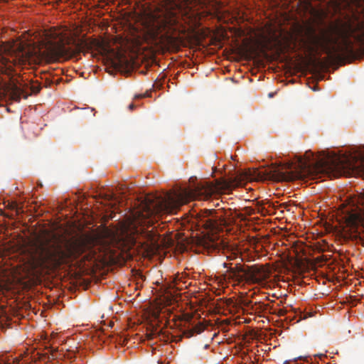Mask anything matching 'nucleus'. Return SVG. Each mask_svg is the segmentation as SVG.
<instances>
[{
	"instance_id": "obj_1",
	"label": "nucleus",
	"mask_w": 364,
	"mask_h": 364,
	"mask_svg": "<svg viewBox=\"0 0 364 364\" xmlns=\"http://www.w3.org/2000/svg\"><path fill=\"white\" fill-rule=\"evenodd\" d=\"M159 235L154 228L134 223L123 229L119 235L98 240L90 237H65L45 230L33 243L34 257L50 269L60 267L65 260L87 252V257L103 266H122L134 255L151 258L159 255Z\"/></svg>"
},
{
	"instance_id": "obj_2",
	"label": "nucleus",
	"mask_w": 364,
	"mask_h": 364,
	"mask_svg": "<svg viewBox=\"0 0 364 364\" xmlns=\"http://www.w3.org/2000/svg\"><path fill=\"white\" fill-rule=\"evenodd\" d=\"M235 186V181L217 179L214 181H203L193 188H183L164 196H147L144 200L143 216L176 213L180 206L191 200H208L212 195L231 191Z\"/></svg>"
},
{
	"instance_id": "obj_3",
	"label": "nucleus",
	"mask_w": 364,
	"mask_h": 364,
	"mask_svg": "<svg viewBox=\"0 0 364 364\" xmlns=\"http://www.w3.org/2000/svg\"><path fill=\"white\" fill-rule=\"evenodd\" d=\"M82 49L83 46L81 43L71 46L65 44L63 41H50L46 45L45 50L41 51L39 48L30 44L19 42L14 44L7 53L0 57V63L1 69H5L6 72H13L14 66L36 62L41 53L51 59L60 60L76 56L82 51Z\"/></svg>"
},
{
	"instance_id": "obj_4",
	"label": "nucleus",
	"mask_w": 364,
	"mask_h": 364,
	"mask_svg": "<svg viewBox=\"0 0 364 364\" xmlns=\"http://www.w3.org/2000/svg\"><path fill=\"white\" fill-rule=\"evenodd\" d=\"M296 166L298 173L292 178L312 172L328 173L352 171L364 173V151L349 153L340 156L331 155L328 153L315 155L312 151H307L304 158L298 159Z\"/></svg>"
},
{
	"instance_id": "obj_5",
	"label": "nucleus",
	"mask_w": 364,
	"mask_h": 364,
	"mask_svg": "<svg viewBox=\"0 0 364 364\" xmlns=\"http://www.w3.org/2000/svg\"><path fill=\"white\" fill-rule=\"evenodd\" d=\"M217 213L213 209H204L199 215L198 225L203 227L208 232L201 237L196 240L191 248L196 253H207L214 252H224L228 250V245L220 236L215 234L222 221L220 216L216 215Z\"/></svg>"
},
{
	"instance_id": "obj_6",
	"label": "nucleus",
	"mask_w": 364,
	"mask_h": 364,
	"mask_svg": "<svg viewBox=\"0 0 364 364\" xmlns=\"http://www.w3.org/2000/svg\"><path fill=\"white\" fill-rule=\"evenodd\" d=\"M342 206V220L346 228H349L352 234L359 233L364 229V192L352 199L348 205Z\"/></svg>"
},
{
	"instance_id": "obj_7",
	"label": "nucleus",
	"mask_w": 364,
	"mask_h": 364,
	"mask_svg": "<svg viewBox=\"0 0 364 364\" xmlns=\"http://www.w3.org/2000/svg\"><path fill=\"white\" fill-rule=\"evenodd\" d=\"M181 274H160V278L154 282L159 291L171 294V291H180L187 287V282Z\"/></svg>"
},
{
	"instance_id": "obj_8",
	"label": "nucleus",
	"mask_w": 364,
	"mask_h": 364,
	"mask_svg": "<svg viewBox=\"0 0 364 364\" xmlns=\"http://www.w3.org/2000/svg\"><path fill=\"white\" fill-rule=\"evenodd\" d=\"M69 281L70 289H86L90 285L92 280L97 282L104 274H63Z\"/></svg>"
},
{
	"instance_id": "obj_9",
	"label": "nucleus",
	"mask_w": 364,
	"mask_h": 364,
	"mask_svg": "<svg viewBox=\"0 0 364 364\" xmlns=\"http://www.w3.org/2000/svg\"><path fill=\"white\" fill-rule=\"evenodd\" d=\"M230 276L231 274H229ZM233 278H235L239 284H242V286L246 284H262L263 279L266 278L264 276L268 274H232Z\"/></svg>"
},
{
	"instance_id": "obj_10",
	"label": "nucleus",
	"mask_w": 364,
	"mask_h": 364,
	"mask_svg": "<svg viewBox=\"0 0 364 364\" xmlns=\"http://www.w3.org/2000/svg\"><path fill=\"white\" fill-rule=\"evenodd\" d=\"M224 267L228 268V270L225 273H270L264 270L257 269V270H246L243 266L239 263H223Z\"/></svg>"
},
{
	"instance_id": "obj_11",
	"label": "nucleus",
	"mask_w": 364,
	"mask_h": 364,
	"mask_svg": "<svg viewBox=\"0 0 364 364\" xmlns=\"http://www.w3.org/2000/svg\"><path fill=\"white\" fill-rule=\"evenodd\" d=\"M321 276V278L323 279H326V281H328L330 282H332L333 284H339V285H342V283L344 282V280L346 279V277H344L345 274H319Z\"/></svg>"
},
{
	"instance_id": "obj_12",
	"label": "nucleus",
	"mask_w": 364,
	"mask_h": 364,
	"mask_svg": "<svg viewBox=\"0 0 364 364\" xmlns=\"http://www.w3.org/2000/svg\"><path fill=\"white\" fill-rule=\"evenodd\" d=\"M228 274H220V276H218V274H210L208 280L210 282H213L215 285L218 286V288H224L225 286V281L226 279V276Z\"/></svg>"
},
{
	"instance_id": "obj_13",
	"label": "nucleus",
	"mask_w": 364,
	"mask_h": 364,
	"mask_svg": "<svg viewBox=\"0 0 364 364\" xmlns=\"http://www.w3.org/2000/svg\"><path fill=\"white\" fill-rule=\"evenodd\" d=\"M0 364H20V360L17 358H10L2 355L0 356Z\"/></svg>"
},
{
	"instance_id": "obj_14",
	"label": "nucleus",
	"mask_w": 364,
	"mask_h": 364,
	"mask_svg": "<svg viewBox=\"0 0 364 364\" xmlns=\"http://www.w3.org/2000/svg\"><path fill=\"white\" fill-rule=\"evenodd\" d=\"M21 92L22 91L21 89L15 85L13 90V98L16 101H19L21 99Z\"/></svg>"
},
{
	"instance_id": "obj_15",
	"label": "nucleus",
	"mask_w": 364,
	"mask_h": 364,
	"mask_svg": "<svg viewBox=\"0 0 364 364\" xmlns=\"http://www.w3.org/2000/svg\"><path fill=\"white\" fill-rule=\"evenodd\" d=\"M273 172L274 173H272L270 172L269 173H267V175L273 178H285L284 175L282 173L277 171V169H274Z\"/></svg>"
},
{
	"instance_id": "obj_16",
	"label": "nucleus",
	"mask_w": 364,
	"mask_h": 364,
	"mask_svg": "<svg viewBox=\"0 0 364 364\" xmlns=\"http://www.w3.org/2000/svg\"><path fill=\"white\" fill-rule=\"evenodd\" d=\"M30 88H31L32 93L37 94L40 92L41 87L39 84L35 83V84H32L31 85Z\"/></svg>"
},
{
	"instance_id": "obj_17",
	"label": "nucleus",
	"mask_w": 364,
	"mask_h": 364,
	"mask_svg": "<svg viewBox=\"0 0 364 364\" xmlns=\"http://www.w3.org/2000/svg\"><path fill=\"white\" fill-rule=\"evenodd\" d=\"M245 211L249 215H252L254 213V210L250 207L245 208Z\"/></svg>"
},
{
	"instance_id": "obj_18",
	"label": "nucleus",
	"mask_w": 364,
	"mask_h": 364,
	"mask_svg": "<svg viewBox=\"0 0 364 364\" xmlns=\"http://www.w3.org/2000/svg\"><path fill=\"white\" fill-rule=\"evenodd\" d=\"M10 208H11V209H16V210L17 213H18V207H17V205H16V204H15V203L11 204V206H10Z\"/></svg>"
},
{
	"instance_id": "obj_19",
	"label": "nucleus",
	"mask_w": 364,
	"mask_h": 364,
	"mask_svg": "<svg viewBox=\"0 0 364 364\" xmlns=\"http://www.w3.org/2000/svg\"><path fill=\"white\" fill-rule=\"evenodd\" d=\"M114 65H115V66H122V60L119 59L118 63H114Z\"/></svg>"
},
{
	"instance_id": "obj_20",
	"label": "nucleus",
	"mask_w": 364,
	"mask_h": 364,
	"mask_svg": "<svg viewBox=\"0 0 364 364\" xmlns=\"http://www.w3.org/2000/svg\"><path fill=\"white\" fill-rule=\"evenodd\" d=\"M134 107L135 105L133 103H132L129 105V109L132 110L134 108Z\"/></svg>"
},
{
	"instance_id": "obj_21",
	"label": "nucleus",
	"mask_w": 364,
	"mask_h": 364,
	"mask_svg": "<svg viewBox=\"0 0 364 364\" xmlns=\"http://www.w3.org/2000/svg\"><path fill=\"white\" fill-rule=\"evenodd\" d=\"M208 282H209V284H208L209 285L213 286V288H216V287L215 285V284H214L213 282H210L209 281H206V283H208Z\"/></svg>"
},
{
	"instance_id": "obj_22",
	"label": "nucleus",
	"mask_w": 364,
	"mask_h": 364,
	"mask_svg": "<svg viewBox=\"0 0 364 364\" xmlns=\"http://www.w3.org/2000/svg\"><path fill=\"white\" fill-rule=\"evenodd\" d=\"M146 96V94H144V95H136V98H141V97H145Z\"/></svg>"
},
{
	"instance_id": "obj_23",
	"label": "nucleus",
	"mask_w": 364,
	"mask_h": 364,
	"mask_svg": "<svg viewBox=\"0 0 364 364\" xmlns=\"http://www.w3.org/2000/svg\"><path fill=\"white\" fill-rule=\"evenodd\" d=\"M131 273H141V272H140V271H136V270H134V269H132L131 270Z\"/></svg>"
},
{
	"instance_id": "obj_24",
	"label": "nucleus",
	"mask_w": 364,
	"mask_h": 364,
	"mask_svg": "<svg viewBox=\"0 0 364 364\" xmlns=\"http://www.w3.org/2000/svg\"><path fill=\"white\" fill-rule=\"evenodd\" d=\"M291 276V277L293 279H294L296 276H299L300 274H290Z\"/></svg>"
},
{
	"instance_id": "obj_25",
	"label": "nucleus",
	"mask_w": 364,
	"mask_h": 364,
	"mask_svg": "<svg viewBox=\"0 0 364 364\" xmlns=\"http://www.w3.org/2000/svg\"><path fill=\"white\" fill-rule=\"evenodd\" d=\"M138 275L140 277V278H141L142 280L144 279V274H138Z\"/></svg>"
},
{
	"instance_id": "obj_26",
	"label": "nucleus",
	"mask_w": 364,
	"mask_h": 364,
	"mask_svg": "<svg viewBox=\"0 0 364 364\" xmlns=\"http://www.w3.org/2000/svg\"><path fill=\"white\" fill-rule=\"evenodd\" d=\"M74 273H85L84 272H75ZM90 273L94 274L95 273L94 271H92Z\"/></svg>"
},
{
	"instance_id": "obj_27",
	"label": "nucleus",
	"mask_w": 364,
	"mask_h": 364,
	"mask_svg": "<svg viewBox=\"0 0 364 364\" xmlns=\"http://www.w3.org/2000/svg\"><path fill=\"white\" fill-rule=\"evenodd\" d=\"M316 356H318L319 358H321L323 356H324L323 354H320V355H316Z\"/></svg>"
},
{
	"instance_id": "obj_28",
	"label": "nucleus",
	"mask_w": 364,
	"mask_h": 364,
	"mask_svg": "<svg viewBox=\"0 0 364 364\" xmlns=\"http://www.w3.org/2000/svg\"><path fill=\"white\" fill-rule=\"evenodd\" d=\"M356 237V235H350V237Z\"/></svg>"
},
{
	"instance_id": "obj_29",
	"label": "nucleus",
	"mask_w": 364,
	"mask_h": 364,
	"mask_svg": "<svg viewBox=\"0 0 364 364\" xmlns=\"http://www.w3.org/2000/svg\"><path fill=\"white\" fill-rule=\"evenodd\" d=\"M311 275H312V276H315L316 279L317 278V277H316V275H317V274H311Z\"/></svg>"
},
{
	"instance_id": "obj_30",
	"label": "nucleus",
	"mask_w": 364,
	"mask_h": 364,
	"mask_svg": "<svg viewBox=\"0 0 364 364\" xmlns=\"http://www.w3.org/2000/svg\"><path fill=\"white\" fill-rule=\"evenodd\" d=\"M278 277H279L282 274H276Z\"/></svg>"
},
{
	"instance_id": "obj_31",
	"label": "nucleus",
	"mask_w": 364,
	"mask_h": 364,
	"mask_svg": "<svg viewBox=\"0 0 364 364\" xmlns=\"http://www.w3.org/2000/svg\"><path fill=\"white\" fill-rule=\"evenodd\" d=\"M215 205V206H219V203H217Z\"/></svg>"
}]
</instances>
